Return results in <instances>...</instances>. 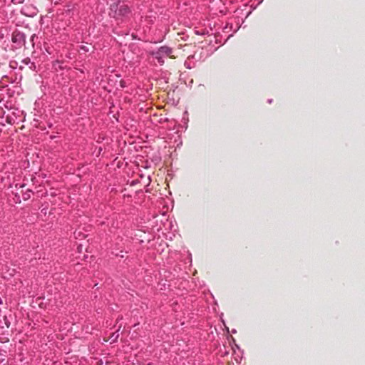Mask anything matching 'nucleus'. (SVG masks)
<instances>
[{"instance_id": "1", "label": "nucleus", "mask_w": 365, "mask_h": 365, "mask_svg": "<svg viewBox=\"0 0 365 365\" xmlns=\"http://www.w3.org/2000/svg\"><path fill=\"white\" fill-rule=\"evenodd\" d=\"M111 14L114 18L118 19L127 16L130 13L129 7L124 4H114L110 6Z\"/></svg>"}, {"instance_id": "3", "label": "nucleus", "mask_w": 365, "mask_h": 365, "mask_svg": "<svg viewBox=\"0 0 365 365\" xmlns=\"http://www.w3.org/2000/svg\"><path fill=\"white\" fill-rule=\"evenodd\" d=\"M29 198H30V194L27 193V194H26V196L24 197V199L26 200H28Z\"/></svg>"}, {"instance_id": "2", "label": "nucleus", "mask_w": 365, "mask_h": 365, "mask_svg": "<svg viewBox=\"0 0 365 365\" xmlns=\"http://www.w3.org/2000/svg\"><path fill=\"white\" fill-rule=\"evenodd\" d=\"M172 53H173L172 48H170L168 46H162L160 48L159 51L157 52L156 58L158 59L159 62L163 63V61L160 60L163 56H168L170 58H175Z\"/></svg>"}]
</instances>
